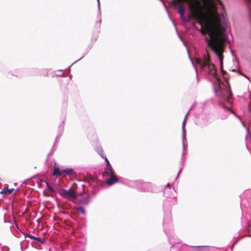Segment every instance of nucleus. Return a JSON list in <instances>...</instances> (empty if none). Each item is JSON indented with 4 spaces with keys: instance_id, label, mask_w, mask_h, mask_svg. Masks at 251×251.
<instances>
[{
    "instance_id": "f257e3e1",
    "label": "nucleus",
    "mask_w": 251,
    "mask_h": 251,
    "mask_svg": "<svg viewBox=\"0 0 251 251\" xmlns=\"http://www.w3.org/2000/svg\"><path fill=\"white\" fill-rule=\"evenodd\" d=\"M209 62V58H205L204 60H201L199 58L196 59V63L200 66L201 68L204 69L205 68H208L209 73L214 77H215L219 81L220 79L218 77L217 71L214 65L210 64Z\"/></svg>"
},
{
    "instance_id": "f03ea898",
    "label": "nucleus",
    "mask_w": 251,
    "mask_h": 251,
    "mask_svg": "<svg viewBox=\"0 0 251 251\" xmlns=\"http://www.w3.org/2000/svg\"><path fill=\"white\" fill-rule=\"evenodd\" d=\"M77 190V185L74 183L68 190H64V198L73 201L75 200L77 196L81 195V193L78 194Z\"/></svg>"
},
{
    "instance_id": "7ed1b4c3",
    "label": "nucleus",
    "mask_w": 251,
    "mask_h": 251,
    "mask_svg": "<svg viewBox=\"0 0 251 251\" xmlns=\"http://www.w3.org/2000/svg\"><path fill=\"white\" fill-rule=\"evenodd\" d=\"M226 47H222L213 52L218 57L220 62V71L223 75V77L225 78V75L226 74V72L223 69V60H224V55L223 53L225 51Z\"/></svg>"
},
{
    "instance_id": "20e7f679",
    "label": "nucleus",
    "mask_w": 251,
    "mask_h": 251,
    "mask_svg": "<svg viewBox=\"0 0 251 251\" xmlns=\"http://www.w3.org/2000/svg\"><path fill=\"white\" fill-rule=\"evenodd\" d=\"M119 179L117 176L114 174L113 170L110 171V177L106 181V183L107 185L111 186L115 183L118 182Z\"/></svg>"
},
{
    "instance_id": "39448f33",
    "label": "nucleus",
    "mask_w": 251,
    "mask_h": 251,
    "mask_svg": "<svg viewBox=\"0 0 251 251\" xmlns=\"http://www.w3.org/2000/svg\"><path fill=\"white\" fill-rule=\"evenodd\" d=\"M183 2H187L188 4V2L184 1V0L182 1L180 3H178L177 0H175V1H173V4H177L179 5L178 8V12L179 14L180 15L181 18H183L184 12H185L184 6L182 4V3Z\"/></svg>"
},
{
    "instance_id": "423d86ee",
    "label": "nucleus",
    "mask_w": 251,
    "mask_h": 251,
    "mask_svg": "<svg viewBox=\"0 0 251 251\" xmlns=\"http://www.w3.org/2000/svg\"><path fill=\"white\" fill-rule=\"evenodd\" d=\"M220 86H219L218 88H216L215 90V92L217 97L223 98H225L226 97L227 99H229V97L226 96L223 93H221V89L219 88Z\"/></svg>"
},
{
    "instance_id": "0eeeda50",
    "label": "nucleus",
    "mask_w": 251,
    "mask_h": 251,
    "mask_svg": "<svg viewBox=\"0 0 251 251\" xmlns=\"http://www.w3.org/2000/svg\"><path fill=\"white\" fill-rule=\"evenodd\" d=\"M14 191L13 188L9 189L7 187H4L0 191V193L5 195L11 194Z\"/></svg>"
},
{
    "instance_id": "6e6552de",
    "label": "nucleus",
    "mask_w": 251,
    "mask_h": 251,
    "mask_svg": "<svg viewBox=\"0 0 251 251\" xmlns=\"http://www.w3.org/2000/svg\"><path fill=\"white\" fill-rule=\"evenodd\" d=\"M74 174V171L73 169L71 168H67L64 169V175H69L71 176Z\"/></svg>"
},
{
    "instance_id": "1a4fd4ad",
    "label": "nucleus",
    "mask_w": 251,
    "mask_h": 251,
    "mask_svg": "<svg viewBox=\"0 0 251 251\" xmlns=\"http://www.w3.org/2000/svg\"><path fill=\"white\" fill-rule=\"evenodd\" d=\"M61 175V172L58 167H54L53 172V176H59Z\"/></svg>"
},
{
    "instance_id": "9d476101",
    "label": "nucleus",
    "mask_w": 251,
    "mask_h": 251,
    "mask_svg": "<svg viewBox=\"0 0 251 251\" xmlns=\"http://www.w3.org/2000/svg\"><path fill=\"white\" fill-rule=\"evenodd\" d=\"M79 202L82 204L87 205L89 202V197L88 196L87 198L82 199Z\"/></svg>"
},
{
    "instance_id": "9b49d317",
    "label": "nucleus",
    "mask_w": 251,
    "mask_h": 251,
    "mask_svg": "<svg viewBox=\"0 0 251 251\" xmlns=\"http://www.w3.org/2000/svg\"><path fill=\"white\" fill-rule=\"evenodd\" d=\"M197 251H209V247L208 246L199 247Z\"/></svg>"
},
{
    "instance_id": "f8f14e48",
    "label": "nucleus",
    "mask_w": 251,
    "mask_h": 251,
    "mask_svg": "<svg viewBox=\"0 0 251 251\" xmlns=\"http://www.w3.org/2000/svg\"><path fill=\"white\" fill-rule=\"evenodd\" d=\"M101 156H102V158H104V159H105V160L106 161V165H107V167H109V171L110 172L111 171V170H112V167H111V166L110 165V164L108 160L107 159V158H106V156H103L102 155Z\"/></svg>"
},
{
    "instance_id": "ddd939ff",
    "label": "nucleus",
    "mask_w": 251,
    "mask_h": 251,
    "mask_svg": "<svg viewBox=\"0 0 251 251\" xmlns=\"http://www.w3.org/2000/svg\"><path fill=\"white\" fill-rule=\"evenodd\" d=\"M54 228L58 230V231H60L61 229V226L59 223H56L54 225Z\"/></svg>"
},
{
    "instance_id": "4468645a",
    "label": "nucleus",
    "mask_w": 251,
    "mask_h": 251,
    "mask_svg": "<svg viewBox=\"0 0 251 251\" xmlns=\"http://www.w3.org/2000/svg\"><path fill=\"white\" fill-rule=\"evenodd\" d=\"M46 185H47V187L48 188V189L51 192H54V190L53 189V188L50 186L49 185V184L47 182H46Z\"/></svg>"
},
{
    "instance_id": "2eb2a0df",
    "label": "nucleus",
    "mask_w": 251,
    "mask_h": 251,
    "mask_svg": "<svg viewBox=\"0 0 251 251\" xmlns=\"http://www.w3.org/2000/svg\"><path fill=\"white\" fill-rule=\"evenodd\" d=\"M77 210L82 214H85V210L83 207L80 206L77 208Z\"/></svg>"
},
{
    "instance_id": "dca6fc26",
    "label": "nucleus",
    "mask_w": 251,
    "mask_h": 251,
    "mask_svg": "<svg viewBox=\"0 0 251 251\" xmlns=\"http://www.w3.org/2000/svg\"><path fill=\"white\" fill-rule=\"evenodd\" d=\"M56 184H57L59 188V193L61 196H63V189L61 187V185L56 182Z\"/></svg>"
},
{
    "instance_id": "f3484780",
    "label": "nucleus",
    "mask_w": 251,
    "mask_h": 251,
    "mask_svg": "<svg viewBox=\"0 0 251 251\" xmlns=\"http://www.w3.org/2000/svg\"><path fill=\"white\" fill-rule=\"evenodd\" d=\"M35 240H36V241H38L42 243H44V242L42 241V240L39 237H35Z\"/></svg>"
},
{
    "instance_id": "a211bd4d",
    "label": "nucleus",
    "mask_w": 251,
    "mask_h": 251,
    "mask_svg": "<svg viewBox=\"0 0 251 251\" xmlns=\"http://www.w3.org/2000/svg\"><path fill=\"white\" fill-rule=\"evenodd\" d=\"M26 237H29L30 239H35V236H33L32 235H30V234H27Z\"/></svg>"
},
{
    "instance_id": "6ab92c4d",
    "label": "nucleus",
    "mask_w": 251,
    "mask_h": 251,
    "mask_svg": "<svg viewBox=\"0 0 251 251\" xmlns=\"http://www.w3.org/2000/svg\"><path fill=\"white\" fill-rule=\"evenodd\" d=\"M250 103L249 105V108L251 112V94H250Z\"/></svg>"
},
{
    "instance_id": "aec40b11",
    "label": "nucleus",
    "mask_w": 251,
    "mask_h": 251,
    "mask_svg": "<svg viewBox=\"0 0 251 251\" xmlns=\"http://www.w3.org/2000/svg\"><path fill=\"white\" fill-rule=\"evenodd\" d=\"M185 125V119L184 120L183 122V127H184Z\"/></svg>"
},
{
    "instance_id": "412c9836",
    "label": "nucleus",
    "mask_w": 251,
    "mask_h": 251,
    "mask_svg": "<svg viewBox=\"0 0 251 251\" xmlns=\"http://www.w3.org/2000/svg\"><path fill=\"white\" fill-rule=\"evenodd\" d=\"M98 0V1H99V0Z\"/></svg>"
}]
</instances>
